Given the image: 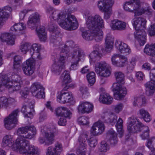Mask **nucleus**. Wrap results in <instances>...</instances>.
<instances>
[{
  "label": "nucleus",
  "instance_id": "nucleus-1",
  "mask_svg": "<svg viewBox=\"0 0 155 155\" xmlns=\"http://www.w3.org/2000/svg\"><path fill=\"white\" fill-rule=\"evenodd\" d=\"M45 9L47 13L52 12L51 17L54 20H57L59 25L63 28L71 31L75 30L78 28V21L74 15L54 10V8L50 5L47 6Z\"/></svg>",
  "mask_w": 155,
  "mask_h": 155
},
{
  "label": "nucleus",
  "instance_id": "nucleus-2",
  "mask_svg": "<svg viewBox=\"0 0 155 155\" xmlns=\"http://www.w3.org/2000/svg\"><path fill=\"white\" fill-rule=\"evenodd\" d=\"M86 25L88 29L91 31L93 39L97 42L102 40L103 32L100 28L104 27V21L100 15L89 16L86 20Z\"/></svg>",
  "mask_w": 155,
  "mask_h": 155
},
{
  "label": "nucleus",
  "instance_id": "nucleus-3",
  "mask_svg": "<svg viewBox=\"0 0 155 155\" xmlns=\"http://www.w3.org/2000/svg\"><path fill=\"white\" fill-rule=\"evenodd\" d=\"M13 151H19L22 155H39V152L34 146H30L28 141L22 137L17 138L12 146Z\"/></svg>",
  "mask_w": 155,
  "mask_h": 155
},
{
  "label": "nucleus",
  "instance_id": "nucleus-4",
  "mask_svg": "<svg viewBox=\"0 0 155 155\" xmlns=\"http://www.w3.org/2000/svg\"><path fill=\"white\" fill-rule=\"evenodd\" d=\"M22 82L12 81L10 84V80L6 75L0 74V92H2L5 88L8 89L9 92L17 91L21 88Z\"/></svg>",
  "mask_w": 155,
  "mask_h": 155
},
{
  "label": "nucleus",
  "instance_id": "nucleus-5",
  "mask_svg": "<svg viewBox=\"0 0 155 155\" xmlns=\"http://www.w3.org/2000/svg\"><path fill=\"white\" fill-rule=\"evenodd\" d=\"M58 129L54 125L47 127L43 126L41 127V132L46 140V143L51 144L54 140V137L58 133Z\"/></svg>",
  "mask_w": 155,
  "mask_h": 155
},
{
  "label": "nucleus",
  "instance_id": "nucleus-6",
  "mask_svg": "<svg viewBox=\"0 0 155 155\" xmlns=\"http://www.w3.org/2000/svg\"><path fill=\"white\" fill-rule=\"evenodd\" d=\"M114 4L112 0H104L98 2L97 5L99 10L104 12V18H109L112 13V6Z\"/></svg>",
  "mask_w": 155,
  "mask_h": 155
},
{
  "label": "nucleus",
  "instance_id": "nucleus-7",
  "mask_svg": "<svg viewBox=\"0 0 155 155\" xmlns=\"http://www.w3.org/2000/svg\"><path fill=\"white\" fill-rule=\"evenodd\" d=\"M54 21H51L49 25V30L52 32L50 41L51 43L54 45L59 46L61 41V35L59 29L58 28L57 25L54 23Z\"/></svg>",
  "mask_w": 155,
  "mask_h": 155
},
{
  "label": "nucleus",
  "instance_id": "nucleus-8",
  "mask_svg": "<svg viewBox=\"0 0 155 155\" xmlns=\"http://www.w3.org/2000/svg\"><path fill=\"white\" fill-rule=\"evenodd\" d=\"M127 130L130 133H138L142 130L145 127L137 118L130 117L128 120Z\"/></svg>",
  "mask_w": 155,
  "mask_h": 155
},
{
  "label": "nucleus",
  "instance_id": "nucleus-9",
  "mask_svg": "<svg viewBox=\"0 0 155 155\" xmlns=\"http://www.w3.org/2000/svg\"><path fill=\"white\" fill-rule=\"evenodd\" d=\"M17 134L18 135H22L17 138L22 137L24 139L25 138L31 139L36 134V130L34 126H27L18 128Z\"/></svg>",
  "mask_w": 155,
  "mask_h": 155
},
{
  "label": "nucleus",
  "instance_id": "nucleus-10",
  "mask_svg": "<svg viewBox=\"0 0 155 155\" xmlns=\"http://www.w3.org/2000/svg\"><path fill=\"white\" fill-rule=\"evenodd\" d=\"M95 71L97 74L103 77H107L111 74L110 68L105 62L95 64Z\"/></svg>",
  "mask_w": 155,
  "mask_h": 155
},
{
  "label": "nucleus",
  "instance_id": "nucleus-11",
  "mask_svg": "<svg viewBox=\"0 0 155 155\" xmlns=\"http://www.w3.org/2000/svg\"><path fill=\"white\" fill-rule=\"evenodd\" d=\"M119 83H114L112 87L113 91H117L114 93V98L118 100L123 99L126 95L127 90L126 87Z\"/></svg>",
  "mask_w": 155,
  "mask_h": 155
},
{
  "label": "nucleus",
  "instance_id": "nucleus-12",
  "mask_svg": "<svg viewBox=\"0 0 155 155\" xmlns=\"http://www.w3.org/2000/svg\"><path fill=\"white\" fill-rule=\"evenodd\" d=\"M18 112L17 110H14L8 117L5 119V126L6 129L10 130L15 127V124L18 122L17 116Z\"/></svg>",
  "mask_w": 155,
  "mask_h": 155
},
{
  "label": "nucleus",
  "instance_id": "nucleus-13",
  "mask_svg": "<svg viewBox=\"0 0 155 155\" xmlns=\"http://www.w3.org/2000/svg\"><path fill=\"white\" fill-rule=\"evenodd\" d=\"M35 63L32 59H29L24 62L22 65V70L24 73L26 75L30 76L34 73Z\"/></svg>",
  "mask_w": 155,
  "mask_h": 155
},
{
  "label": "nucleus",
  "instance_id": "nucleus-14",
  "mask_svg": "<svg viewBox=\"0 0 155 155\" xmlns=\"http://www.w3.org/2000/svg\"><path fill=\"white\" fill-rule=\"evenodd\" d=\"M105 126L104 124L100 121L94 124L91 130V134L94 136L101 134L105 130Z\"/></svg>",
  "mask_w": 155,
  "mask_h": 155
},
{
  "label": "nucleus",
  "instance_id": "nucleus-15",
  "mask_svg": "<svg viewBox=\"0 0 155 155\" xmlns=\"http://www.w3.org/2000/svg\"><path fill=\"white\" fill-rule=\"evenodd\" d=\"M72 99L71 93L68 92L67 91L62 90L57 97L58 101L62 104L69 102L72 100Z\"/></svg>",
  "mask_w": 155,
  "mask_h": 155
},
{
  "label": "nucleus",
  "instance_id": "nucleus-16",
  "mask_svg": "<svg viewBox=\"0 0 155 155\" xmlns=\"http://www.w3.org/2000/svg\"><path fill=\"white\" fill-rule=\"evenodd\" d=\"M93 48V51L89 56L90 64L94 63L96 61H99L102 56V54L100 51V47L98 45H94Z\"/></svg>",
  "mask_w": 155,
  "mask_h": 155
},
{
  "label": "nucleus",
  "instance_id": "nucleus-17",
  "mask_svg": "<svg viewBox=\"0 0 155 155\" xmlns=\"http://www.w3.org/2000/svg\"><path fill=\"white\" fill-rule=\"evenodd\" d=\"M40 17V15L37 12L31 15L28 18L27 24L28 27L32 29L35 28L39 22Z\"/></svg>",
  "mask_w": 155,
  "mask_h": 155
},
{
  "label": "nucleus",
  "instance_id": "nucleus-18",
  "mask_svg": "<svg viewBox=\"0 0 155 155\" xmlns=\"http://www.w3.org/2000/svg\"><path fill=\"white\" fill-rule=\"evenodd\" d=\"M63 150L62 144L56 142L54 147H48L46 155H58L60 154Z\"/></svg>",
  "mask_w": 155,
  "mask_h": 155
},
{
  "label": "nucleus",
  "instance_id": "nucleus-19",
  "mask_svg": "<svg viewBox=\"0 0 155 155\" xmlns=\"http://www.w3.org/2000/svg\"><path fill=\"white\" fill-rule=\"evenodd\" d=\"M93 108L94 106L92 104L87 102H83L79 104L78 110L80 113H89L92 111Z\"/></svg>",
  "mask_w": 155,
  "mask_h": 155
},
{
  "label": "nucleus",
  "instance_id": "nucleus-20",
  "mask_svg": "<svg viewBox=\"0 0 155 155\" xmlns=\"http://www.w3.org/2000/svg\"><path fill=\"white\" fill-rule=\"evenodd\" d=\"M119 57V54H114L111 58L112 63L115 66L123 67L125 64L127 59L124 56H121L120 58Z\"/></svg>",
  "mask_w": 155,
  "mask_h": 155
},
{
  "label": "nucleus",
  "instance_id": "nucleus-21",
  "mask_svg": "<svg viewBox=\"0 0 155 155\" xmlns=\"http://www.w3.org/2000/svg\"><path fill=\"white\" fill-rule=\"evenodd\" d=\"M135 30L134 33L135 38L138 41L141 46L143 45L146 42V33L143 29L137 28Z\"/></svg>",
  "mask_w": 155,
  "mask_h": 155
},
{
  "label": "nucleus",
  "instance_id": "nucleus-22",
  "mask_svg": "<svg viewBox=\"0 0 155 155\" xmlns=\"http://www.w3.org/2000/svg\"><path fill=\"white\" fill-rule=\"evenodd\" d=\"M110 26L113 30H122L126 28V23L117 19L114 20L111 22Z\"/></svg>",
  "mask_w": 155,
  "mask_h": 155
},
{
  "label": "nucleus",
  "instance_id": "nucleus-23",
  "mask_svg": "<svg viewBox=\"0 0 155 155\" xmlns=\"http://www.w3.org/2000/svg\"><path fill=\"white\" fill-rule=\"evenodd\" d=\"M146 20L141 17L134 18L132 20V23L135 29H140L142 28H145Z\"/></svg>",
  "mask_w": 155,
  "mask_h": 155
},
{
  "label": "nucleus",
  "instance_id": "nucleus-24",
  "mask_svg": "<svg viewBox=\"0 0 155 155\" xmlns=\"http://www.w3.org/2000/svg\"><path fill=\"white\" fill-rule=\"evenodd\" d=\"M115 45L116 48L121 53H127L129 54L131 52L128 46L121 41H116Z\"/></svg>",
  "mask_w": 155,
  "mask_h": 155
},
{
  "label": "nucleus",
  "instance_id": "nucleus-25",
  "mask_svg": "<svg viewBox=\"0 0 155 155\" xmlns=\"http://www.w3.org/2000/svg\"><path fill=\"white\" fill-rule=\"evenodd\" d=\"M78 142L79 146L77 151V154L78 155H86L85 151L87 145L85 139L79 137Z\"/></svg>",
  "mask_w": 155,
  "mask_h": 155
},
{
  "label": "nucleus",
  "instance_id": "nucleus-26",
  "mask_svg": "<svg viewBox=\"0 0 155 155\" xmlns=\"http://www.w3.org/2000/svg\"><path fill=\"white\" fill-rule=\"evenodd\" d=\"M0 39L2 42H6L9 45H13L15 44V40L13 36L8 33H4L0 35Z\"/></svg>",
  "mask_w": 155,
  "mask_h": 155
},
{
  "label": "nucleus",
  "instance_id": "nucleus-27",
  "mask_svg": "<svg viewBox=\"0 0 155 155\" xmlns=\"http://www.w3.org/2000/svg\"><path fill=\"white\" fill-rule=\"evenodd\" d=\"M57 115L65 117H68L70 119L72 113L68 109L65 107H59L55 110Z\"/></svg>",
  "mask_w": 155,
  "mask_h": 155
},
{
  "label": "nucleus",
  "instance_id": "nucleus-28",
  "mask_svg": "<svg viewBox=\"0 0 155 155\" xmlns=\"http://www.w3.org/2000/svg\"><path fill=\"white\" fill-rule=\"evenodd\" d=\"M84 55V52L81 48H78L71 52V56L72 61H79L81 57Z\"/></svg>",
  "mask_w": 155,
  "mask_h": 155
},
{
  "label": "nucleus",
  "instance_id": "nucleus-29",
  "mask_svg": "<svg viewBox=\"0 0 155 155\" xmlns=\"http://www.w3.org/2000/svg\"><path fill=\"white\" fill-rule=\"evenodd\" d=\"M12 136L10 135H7L4 136L2 140V146L8 150L11 148V147L12 146H12L14 143L12 145Z\"/></svg>",
  "mask_w": 155,
  "mask_h": 155
},
{
  "label": "nucleus",
  "instance_id": "nucleus-30",
  "mask_svg": "<svg viewBox=\"0 0 155 155\" xmlns=\"http://www.w3.org/2000/svg\"><path fill=\"white\" fill-rule=\"evenodd\" d=\"M114 39L113 37L110 34H108L107 35L105 39V50L107 51H110L112 49Z\"/></svg>",
  "mask_w": 155,
  "mask_h": 155
},
{
  "label": "nucleus",
  "instance_id": "nucleus-31",
  "mask_svg": "<svg viewBox=\"0 0 155 155\" xmlns=\"http://www.w3.org/2000/svg\"><path fill=\"white\" fill-rule=\"evenodd\" d=\"M117 118V116L113 113H111L105 115L104 121L109 124L114 125Z\"/></svg>",
  "mask_w": 155,
  "mask_h": 155
},
{
  "label": "nucleus",
  "instance_id": "nucleus-32",
  "mask_svg": "<svg viewBox=\"0 0 155 155\" xmlns=\"http://www.w3.org/2000/svg\"><path fill=\"white\" fill-rule=\"evenodd\" d=\"M113 98L109 94L105 93L101 94L99 99L100 103L110 104L113 102Z\"/></svg>",
  "mask_w": 155,
  "mask_h": 155
},
{
  "label": "nucleus",
  "instance_id": "nucleus-33",
  "mask_svg": "<svg viewBox=\"0 0 155 155\" xmlns=\"http://www.w3.org/2000/svg\"><path fill=\"white\" fill-rule=\"evenodd\" d=\"M36 31L40 41H45L47 38L45 27L41 26H38L36 28Z\"/></svg>",
  "mask_w": 155,
  "mask_h": 155
},
{
  "label": "nucleus",
  "instance_id": "nucleus-34",
  "mask_svg": "<svg viewBox=\"0 0 155 155\" xmlns=\"http://www.w3.org/2000/svg\"><path fill=\"white\" fill-rule=\"evenodd\" d=\"M107 137L109 138L110 144L114 145L117 143V136L116 133L112 129L109 130L107 133Z\"/></svg>",
  "mask_w": 155,
  "mask_h": 155
},
{
  "label": "nucleus",
  "instance_id": "nucleus-35",
  "mask_svg": "<svg viewBox=\"0 0 155 155\" xmlns=\"http://www.w3.org/2000/svg\"><path fill=\"white\" fill-rule=\"evenodd\" d=\"M64 67L57 62L55 61L52 65L51 71L54 74L58 75L61 73Z\"/></svg>",
  "mask_w": 155,
  "mask_h": 155
},
{
  "label": "nucleus",
  "instance_id": "nucleus-36",
  "mask_svg": "<svg viewBox=\"0 0 155 155\" xmlns=\"http://www.w3.org/2000/svg\"><path fill=\"white\" fill-rule=\"evenodd\" d=\"M138 114L147 122H149L151 120V117L149 113L147 110L143 108L140 109L138 112Z\"/></svg>",
  "mask_w": 155,
  "mask_h": 155
},
{
  "label": "nucleus",
  "instance_id": "nucleus-37",
  "mask_svg": "<svg viewBox=\"0 0 155 155\" xmlns=\"http://www.w3.org/2000/svg\"><path fill=\"white\" fill-rule=\"evenodd\" d=\"M12 10L11 8L8 6H6L2 9L0 8V17L5 19L8 18Z\"/></svg>",
  "mask_w": 155,
  "mask_h": 155
},
{
  "label": "nucleus",
  "instance_id": "nucleus-38",
  "mask_svg": "<svg viewBox=\"0 0 155 155\" xmlns=\"http://www.w3.org/2000/svg\"><path fill=\"white\" fill-rule=\"evenodd\" d=\"M21 111L25 114V117L31 118L33 116L32 112L34 111L33 106L32 105V107L31 108L27 107L25 105H23L21 109Z\"/></svg>",
  "mask_w": 155,
  "mask_h": 155
},
{
  "label": "nucleus",
  "instance_id": "nucleus-39",
  "mask_svg": "<svg viewBox=\"0 0 155 155\" xmlns=\"http://www.w3.org/2000/svg\"><path fill=\"white\" fill-rule=\"evenodd\" d=\"M25 25L23 23H18L15 24L10 28V30L16 33H19L26 28Z\"/></svg>",
  "mask_w": 155,
  "mask_h": 155
},
{
  "label": "nucleus",
  "instance_id": "nucleus-40",
  "mask_svg": "<svg viewBox=\"0 0 155 155\" xmlns=\"http://www.w3.org/2000/svg\"><path fill=\"white\" fill-rule=\"evenodd\" d=\"M133 104L134 106L141 107L146 103V99L144 97L136 96L134 97Z\"/></svg>",
  "mask_w": 155,
  "mask_h": 155
},
{
  "label": "nucleus",
  "instance_id": "nucleus-41",
  "mask_svg": "<svg viewBox=\"0 0 155 155\" xmlns=\"http://www.w3.org/2000/svg\"><path fill=\"white\" fill-rule=\"evenodd\" d=\"M123 122V121L122 119L119 118L115 125L117 131L120 135L119 136L120 138L122 137L124 132Z\"/></svg>",
  "mask_w": 155,
  "mask_h": 155
},
{
  "label": "nucleus",
  "instance_id": "nucleus-42",
  "mask_svg": "<svg viewBox=\"0 0 155 155\" xmlns=\"http://www.w3.org/2000/svg\"><path fill=\"white\" fill-rule=\"evenodd\" d=\"M68 52L62 49L60 53V57L58 61V63L64 66V64L68 58Z\"/></svg>",
  "mask_w": 155,
  "mask_h": 155
},
{
  "label": "nucleus",
  "instance_id": "nucleus-43",
  "mask_svg": "<svg viewBox=\"0 0 155 155\" xmlns=\"http://www.w3.org/2000/svg\"><path fill=\"white\" fill-rule=\"evenodd\" d=\"M32 49L34 51V55L37 56V58L39 59H41L42 58L39 53L41 50V45L36 43L32 45Z\"/></svg>",
  "mask_w": 155,
  "mask_h": 155
},
{
  "label": "nucleus",
  "instance_id": "nucleus-44",
  "mask_svg": "<svg viewBox=\"0 0 155 155\" xmlns=\"http://www.w3.org/2000/svg\"><path fill=\"white\" fill-rule=\"evenodd\" d=\"M61 78L64 84H67L71 81V78L68 72L64 71L61 76Z\"/></svg>",
  "mask_w": 155,
  "mask_h": 155
},
{
  "label": "nucleus",
  "instance_id": "nucleus-45",
  "mask_svg": "<svg viewBox=\"0 0 155 155\" xmlns=\"http://www.w3.org/2000/svg\"><path fill=\"white\" fill-rule=\"evenodd\" d=\"M84 28H83L81 29L82 35L84 39L88 41L93 40L92 34H91V31L89 30L84 31Z\"/></svg>",
  "mask_w": 155,
  "mask_h": 155
},
{
  "label": "nucleus",
  "instance_id": "nucleus-46",
  "mask_svg": "<svg viewBox=\"0 0 155 155\" xmlns=\"http://www.w3.org/2000/svg\"><path fill=\"white\" fill-rule=\"evenodd\" d=\"M43 87L39 83L35 82L32 84L30 87V90L33 94Z\"/></svg>",
  "mask_w": 155,
  "mask_h": 155
},
{
  "label": "nucleus",
  "instance_id": "nucleus-47",
  "mask_svg": "<svg viewBox=\"0 0 155 155\" xmlns=\"http://www.w3.org/2000/svg\"><path fill=\"white\" fill-rule=\"evenodd\" d=\"M146 146L151 150V151H154L155 153V138L152 137L149 139L146 144Z\"/></svg>",
  "mask_w": 155,
  "mask_h": 155
},
{
  "label": "nucleus",
  "instance_id": "nucleus-48",
  "mask_svg": "<svg viewBox=\"0 0 155 155\" xmlns=\"http://www.w3.org/2000/svg\"><path fill=\"white\" fill-rule=\"evenodd\" d=\"M87 81L91 86L94 84L95 82V74L94 72H91L86 75Z\"/></svg>",
  "mask_w": 155,
  "mask_h": 155
},
{
  "label": "nucleus",
  "instance_id": "nucleus-49",
  "mask_svg": "<svg viewBox=\"0 0 155 155\" xmlns=\"http://www.w3.org/2000/svg\"><path fill=\"white\" fill-rule=\"evenodd\" d=\"M31 45L28 43H22L19 47V49L23 54H25L29 50Z\"/></svg>",
  "mask_w": 155,
  "mask_h": 155
},
{
  "label": "nucleus",
  "instance_id": "nucleus-50",
  "mask_svg": "<svg viewBox=\"0 0 155 155\" xmlns=\"http://www.w3.org/2000/svg\"><path fill=\"white\" fill-rule=\"evenodd\" d=\"M115 76L116 80L117 81V83H120V84H124V75L122 72H116L115 73Z\"/></svg>",
  "mask_w": 155,
  "mask_h": 155
},
{
  "label": "nucleus",
  "instance_id": "nucleus-51",
  "mask_svg": "<svg viewBox=\"0 0 155 155\" xmlns=\"http://www.w3.org/2000/svg\"><path fill=\"white\" fill-rule=\"evenodd\" d=\"M21 60V57L19 55H16L14 57L13 67L14 69H17L20 67Z\"/></svg>",
  "mask_w": 155,
  "mask_h": 155
},
{
  "label": "nucleus",
  "instance_id": "nucleus-52",
  "mask_svg": "<svg viewBox=\"0 0 155 155\" xmlns=\"http://www.w3.org/2000/svg\"><path fill=\"white\" fill-rule=\"evenodd\" d=\"M33 95L38 98H44L45 97V88L43 87L35 92V94H33Z\"/></svg>",
  "mask_w": 155,
  "mask_h": 155
},
{
  "label": "nucleus",
  "instance_id": "nucleus-53",
  "mask_svg": "<svg viewBox=\"0 0 155 155\" xmlns=\"http://www.w3.org/2000/svg\"><path fill=\"white\" fill-rule=\"evenodd\" d=\"M143 132L140 136L143 140H144L148 138L149 136V129L147 126L145 127L142 130Z\"/></svg>",
  "mask_w": 155,
  "mask_h": 155
},
{
  "label": "nucleus",
  "instance_id": "nucleus-54",
  "mask_svg": "<svg viewBox=\"0 0 155 155\" xmlns=\"http://www.w3.org/2000/svg\"><path fill=\"white\" fill-rule=\"evenodd\" d=\"M127 4H130L134 10L140 6V0H130L127 2Z\"/></svg>",
  "mask_w": 155,
  "mask_h": 155
},
{
  "label": "nucleus",
  "instance_id": "nucleus-55",
  "mask_svg": "<svg viewBox=\"0 0 155 155\" xmlns=\"http://www.w3.org/2000/svg\"><path fill=\"white\" fill-rule=\"evenodd\" d=\"M109 149V145L105 141L101 142L99 147V150L101 152H106Z\"/></svg>",
  "mask_w": 155,
  "mask_h": 155
},
{
  "label": "nucleus",
  "instance_id": "nucleus-56",
  "mask_svg": "<svg viewBox=\"0 0 155 155\" xmlns=\"http://www.w3.org/2000/svg\"><path fill=\"white\" fill-rule=\"evenodd\" d=\"M75 46L76 45L73 41H68L66 42V44L64 46V49H63V50H64V51H67V52H68V50L69 49V47L74 48L75 47Z\"/></svg>",
  "mask_w": 155,
  "mask_h": 155
},
{
  "label": "nucleus",
  "instance_id": "nucleus-57",
  "mask_svg": "<svg viewBox=\"0 0 155 155\" xmlns=\"http://www.w3.org/2000/svg\"><path fill=\"white\" fill-rule=\"evenodd\" d=\"M78 124L80 125H87L89 124L88 118L85 116H82L78 118Z\"/></svg>",
  "mask_w": 155,
  "mask_h": 155
},
{
  "label": "nucleus",
  "instance_id": "nucleus-58",
  "mask_svg": "<svg viewBox=\"0 0 155 155\" xmlns=\"http://www.w3.org/2000/svg\"><path fill=\"white\" fill-rule=\"evenodd\" d=\"M89 146L92 147H95L97 144V139L95 137H91L87 139Z\"/></svg>",
  "mask_w": 155,
  "mask_h": 155
},
{
  "label": "nucleus",
  "instance_id": "nucleus-59",
  "mask_svg": "<svg viewBox=\"0 0 155 155\" xmlns=\"http://www.w3.org/2000/svg\"><path fill=\"white\" fill-rule=\"evenodd\" d=\"M12 81H15L16 82H22L21 77L17 74H14L11 77Z\"/></svg>",
  "mask_w": 155,
  "mask_h": 155
},
{
  "label": "nucleus",
  "instance_id": "nucleus-60",
  "mask_svg": "<svg viewBox=\"0 0 155 155\" xmlns=\"http://www.w3.org/2000/svg\"><path fill=\"white\" fill-rule=\"evenodd\" d=\"M145 9L143 8H141L140 6L138 8L135 9L134 10V13L135 15H141L144 13H145Z\"/></svg>",
  "mask_w": 155,
  "mask_h": 155
},
{
  "label": "nucleus",
  "instance_id": "nucleus-61",
  "mask_svg": "<svg viewBox=\"0 0 155 155\" xmlns=\"http://www.w3.org/2000/svg\"><path fill=\"white\" fill-rule=\"evenodd\" d=\"M146 87L153 89L155 90V81H150L147 82L145 84Z\"/></svg>",
  "mask_w": 155,
  "mask_h": 155
},
{
  "label": "nucleus",
  "instance_id": "nucleus-62",
  "mask_svg": "<svg viewBox=\"0 0 155 155\" xmlns=\"http://www.w3.org/2000/svg\"><path fill=\"white\" fill-rule=\"evenodd\" d=\"M124 107V105L122 103H120L116 105L114 107V110L115 112L118 113L121 111Z\"/></svg>",
  "mask_w": 155,
  "mask_h": 155
},
{
  "label": "nucleus",
  "instance_id": "nucleus-63",
  "mask_svg": "<svg viewBox=\"0 0 155 155\" xmlns=\"http://www.w3.org/2000/svg\"><path fill=\"white\" fill-rule=\"evenodd\" d=\"M136 77L139 81H141L144 78L143 73L141 71H138L136 74Z\"/></svg>",
  "mask_w": 155,
  "mask_h": 155
},
{
  "label": "nucleus",
  "instance_id": "nucleus-64",
  "mask_svg": "<svg viewBox=\"0 0 155 155\" xmlns=\"http://www.w3.org/2000/svg\"><path fill=\"white\" fill-rule=\"evenodd\" d=\"M66 118H68V117H61L58 122V125L60 126H65L67 122Z\"/></svg>",
  "mask_w": 155,
  "mask_h": 155
}]
</instances>
